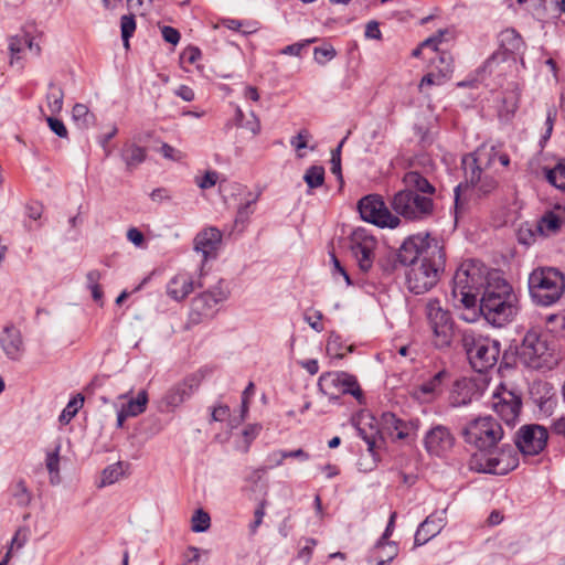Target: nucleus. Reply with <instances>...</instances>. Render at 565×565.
<instances>
[{
    "label": "nucleus",
    "instance_id": "412c9836",
    "mask_svg": "<svg viewBox=\"0 0 565 565\" xmlns=\"http://www.w3.org/2000/svg\"><path fill=\"white\" fill-rule=\"evenodd\" d=\"M195 286L201 287L200 282H195L191 274L181 271L174 275L167 285V294L173 300L181 301L186 298Z\"/></svg>",
    "mask_w": 565,
    "mask_h": 565
},
{
    "label": "nucleus",
    "instance_id": "20e7f679",
    "mask_svg": "<svg viewBox=\"0 0 565 565\" xmlns=\"http://www.w3.org/2000/svg\"><path fill=\"white\" fill-rule=\"evenodd\" d=\"M427 168L419 171L412 164V169L403 177L404 190L398 191L392 199V207L396 214L406 220H423L431 215L434 202L431 196L435 186L427 178Z\"/></svg>",
    "mask_w": 565,
    "mask_h": 565
},
{
    "label": "nucleus",
    "instance_id": "338daca9",
    "mask_svg": "<svg viewBox=\"0 0 565 565\" xmlns=\"http://www.w3.org/2000/svg\"><path fill=\"white\" fill-rule=\"evenodd\" d=\"M230 415V407L226 405H218L212 411V419L215 422H222Z\"/></svg>",
    "mask_w": 565,
    "mask_h": 565
},
{
    "label": "nucleus",
    "instance_id": "f3484780",
    "mask_svg": "<svg viewBox=\"0 0 565 565\" xmlns=\"http://www.w3.org/2000/svg\"><path fill=\"white\" fill-rule=\"evenodd\" d=\"M455 440V436L448 427L436 425L425 434L424 445L430 455L440 457L454 447Z\"/></svg>",
    "mask_w": 565,
    "mask_h": 565
},
{
    "label": "nucleus",
    "instance_id": "0e129e2a",
    "mask_svg": "<svg viewBox=\"0 0 565 565\" xmlns=\"http://www.w3.org/2000/svg\"><path fill=\"white\" fill-rule=\"evenodd\" d=\"M331 262H332V265H333V269H332V274L333 275H341L347 285H351V280H350V276L349 274L345 271L344 267H342V265L340 264L339 259L335 257L334 254H331Z\"/></svg>",
    "mask_w": 565,
    "mask_h": 565
},
{
    "label": "nucleus",
    "instance_id": "5fc2aeb1",
    "mask_svg": "<svg viewBox=\"0 0 565 565\" xmlns=\"http://www.w3.org/2000/svg\"><path fill=\"white\" fill-rule=\"evenodd\" d=\"M14 497L17 498L18 503L21 505H26L30 502L31 495L23 481H19L17 483V491L14 493Z\"/></svg>",
    "mask_w": 565,
    "mask_h": 565
},
{
    "label": "nucleus",
    "instance_id": "0eeeda50",
    "mask_svg": "<svg viewBox=\"0 0 565 565\" xmlns=\"http://www.w3.org/2000/svg\"><path fill=\"white\" fill-rule=\"evenodd\" d=\"M565 289V278L555 268H537L529 276V291L532 300L540 306L555 303Z\"/></svg>",
    "mask_w": 565,
    "mask_h": 565
},
{
    "label": "nucleus",
    "instance_id": "5701e85b",
    "mask_svg": "<svg viewBox=\"0 0 565 565\" xmlns=\"http://www.w3.org/2000/svg\"><path fill=\"white\" fill-rule=\"evenodd\" d=\"M10 64L13 65L22 58V53L28 49L39 55L41 47L26 34H18L9 38Z\"/></svg>",
    "mask_w": 565,
    "mask_h": 565
},
{
    "label": "nucleus",
    "instance_id": "c85d7f7f",
    "mask_svg": "<svg viewBox=\"0 0 565 565\" xmlns=\"http://www.w3.org/2000/svg\"><path fill=\"white\" fill-rule=\"evenodd\" d=\"M323 381H330L333 385H341L343 393H349L355 398L360 399L362 391L356 383L355 379L347 373H338L329 375V377L322 379Z\"/></svg>",
    "mask_w": 565,
    "mask_h": 565
},
{
    "label": "nucleus",
    "instance_id": "052dcab7",
    "mask_svg": "<svg viewBox=\"0 0 565 565\" xmlns=\"http://www.w3.org/2000/svg\"><path fill=\"white\" fill-rule=\"evenodd\" d=\"M241 126L249 130L254 136L258 135L262 129L259 118L254 111L250 113V118H248L244 124H241Z\"/></svg>",
    "mask_w": 565,
    "mask_h": 565
},
{
    "label": "nucleus",
    "instance_id": "9d476101",
    "mask_svg": "<svg viewBox=\"0 0 565 565\" xmlns=\"http://www.w3.org/2000/svg\"><path fill=\"white\" fill-rule=\"evenodd\" d=\"M426 322L433 333V343L438 349L450 345L454 337V320L450 312L445 309L440 300L429 298L424 303Z\"/></svg>",
    "mask_w": 565,
    "mask_h": 565
},
{
    "label": "nucleus",
    "instance_id": "a878e982",
    "mask_svg": "<svg viewBox=\"0 0 565 565\" xmlns=\"http://www.w3.org/2000/svg\"><path fill=\"white\" fill-rule=\"evenodd\" d=\"M146 149L136 143H126L124 145L120 157L126 164V169L128 171H132L140 163L146 160Z\"/></svg>",
    "mask_w": 565,
    "mask_h": 565
},
{
    "label": "nucleus",
    "instance_id": "b1692460",
    "mask_svg": "<svg viewBox=\"0 0 565 565\" xmlns=\"http://www.w3.org/2000/svg\"><path fill=\"white\" fill-rule=\"evenodd\" d=\"M477 395V385L469 379L457 380L450 394V403L455 407L468 405Z\"/></svg>",
    "mask_w": 565,
    "mask_h": 565
},
{
    "label": "nucleus",
    "instance_id": "a211bd4d",
    "mask_svg": "<svg viewBox=\"0 0 565 565\" xmlns=\"http://www.w3.org/2000/svg\"><path fill=\"white\" fill-rule=\"evenodd\" d=\"M0 345L8 359L20 360L24 351L20 330L12 324L6 326L0 335Z\"/></svg>",
    "mask_w": 565,
    "mask_h": 565
},
{
    "label": "nucleus",
    "instance_id": "69168bd1",
    "mask_svg": "<svg viewBox=\"0 0 565 565\" xmlns=\"http://www.w3.org/2000/svg\"><path fill=\"white\" fill-rule=\"evenodd\" d=\"M447 78H443L440 73L438 75H434L431 73L425 75L419 84V89H422L426 85H441Z\"/></svg>",
    "mask_w": 565,
    "mask_h": 565
},
{
    "label": "nucleus",
    "instance_id": "f257e3e1",
    "mask_svg": "<svg viewBox=\"0 0 565 565\" xmlns=\"http://www.w3.org/2000/svg\"><path fill=\"white\" fill-rule=\"evenodd\" d=\"M503 435L501 424L492 416H480L466 425L462 430L465 441L481 451L470 460L471 469L502 476L518 467L519 459L512 446L502 445L497 449Z\"/></svg>",
    "mask_w": 565,
    "mask_h": 565
},
{
    "label": "nucleus",
    "instance_id": "37998d69",
    "mask_svg": "<svg viewBox=\"0 0 565 565\" xmlns=\"http://www.w3.org/2000/svg\"><path fill=\"white\" fill-rule=\"evenodd\" d=\"M258 200V195L248 199L245 203L241 204L236 215V222H246L249 216L254 213V205Z\"/></svg>",
    "mask_w": 565,
    "mask_h": 565
},
{
    "label": "nucleus",
    "instance_id": "72a5a7b5",
    "mask_svg": "<svg viewBox=\"0 0 565 565\" xmlns=\"http://www.w3.org/2000/svg\"><path fill=\"white\" fill-rule=\"evenodd\" d=\"M303 180L309 189H317L324 182V169L321 166L309 167L303 175Z\"/></svg>",
    "mask_w": 565,
    "mask_h": 565
},
{
    "label": "nucleus",
    "instance_id": "1a4fd4ad",
    "mask_svg": "<svg viewBox=\"0 0 565 565\" xmlns=\"http://www.w3.org/2000/svg\"><path fill=\"white\" fill-rule=\"evenodd\" d=\"M462 345L471 366L477 372H484L497 364L500 355V343L497 340L465 331Z\"/></svg>",
    "mask_w": 565,
    "mask_h": 565
},
{
    "label": "nucleus",
    "instance_id": "09e8293b",
    "mask_svg": "<svg viewBox=\"0 0 565 565\" xmlns=\"http://www.w3.org/2000/svg\"><path fill=\"white\" fill-rule=\"evenodd\" d=\"M46 122L50 129L60 138H67L68 131L64 122L55 117H46Z\"/></svg>",
    "mask_w": 565,
    "mask_h": 565
},
{
    "label": "nucleus",
    "instance_id": "de8ad7c7",
    "mask_svg": "<svg viewBox=\"0 0 565 565\" xmlns=\"http://www.w3.org/2000/svg\"><path fill=\"white\" fill-rule=\"evenodd\" d=\"M397 255L398 252H390L385 257L379 260V265L385 273H392L393 270H395L397 263L401 264Z\"/></svg>",
    "mask_w": 565,
    "mask_h": 565
},
{
    "label": "nucleus",
    "instance_id": "7c9ffc66",
    "mask_svg": "<svg viewBox=\"0 0 565 565\" xmlns=\"http://www.w3.org/2000/svg\"><path fill=\"white\" fill-rule=\"evenodd\" d=\"M72 119L82 129H88L95 125L96 117L85 104L77 103L72 109Z\"/></svg>",
    "mask_w": 565,
    "mask_h": 565
},
{
    "label": "nucleus",
    "instance_id": "9b49d317",
    "mask_svg": "<svg viewBox=\"0 0 565 565\" xmlns=\"http://www.w3.org/2000/svg\"><path fill=\"white\" fill-rule=\"evenodd\" d=\"M230 290L220 281L212 289L200 294L194 297L191 302V310L189 313V324L195 326L204 320L212 319L218 308L217 306L228 298Z\"/></svg>",
    "mask_w": 565,
    "mask_h": 565
},
{
    "label": "nucleus",
    "instance_id": "680f3d73",
    "mask_svg": "<svg viewBox=\"0 0 565 565\" xmlns=\"http://www.w3.org/2000/svg\"><path fill=\"white\" fill-rule=\"evenodd\" d=\"M43 213V206L39 202H31L25 206V214L29 218L38 221Z\"/></svg>",
    "mask_w": 565,
    "mask_h": 565
},
{
    "label": "nucleus",
    "instance_id": "423d86ee",
    "mask_svg": "<svg viewBox=\"0 0 565 565\" xmlns=\"http://www.w3.org/2000/svg\"><path fill=\"white\" fill-rule=\"evenodd\" d=\"M492 273L479 260L469 259L461 263L452 279L451 295L454 300L466 308L475 307L480 290H484L488 278Z\"/></svg>",
    "mask_w": 565,
    "mask_h": 565
},
{
    "label": "nucleus",
    "instance_id": "49530a36",
    "mask_svg": "<svg viewBox=\"0 0 565 565\" xmlns=\"http://www.w3.org/2000/svg\"><path fill=\"white\" fill-rule=\"evenodd\" d=\"M334 56L335 50L331 45L315 49V60L319 64H324L326 62L332 60Z\"/></svg>",
    "mask_w": 565,
    "mask_h": 565
},
{
    "label": "nucleus",
    "instance_id": "ea45409f",
    "mask_svg": "<svg viewBox=\"0 0 565 565\" xmlns=\"http://www.w3.org/2000/svg\"><path fill=\"white\" fill-rule=\"evenodd\" d=\"M434 63L443 78H448L452 73V56L449 53L445 51L438 52L437 61Z\"/></svg>",
    "mask_w": 565,
    "mask_h": 565
},
{
    "label": "nucleus",
    "instance_id": "dca6fc26",
    "mask_svg": "<svg viewBox=\"0 0 565 565\" xmlns=\"http://www.w3.org/2000/svg\"><path fill=\"white\" fill-rule=\"evenodd\" d=\"M200 386V376L190 375L182 382L172 386L162 398V405L168 412H172L178 408L184 401L191 397V395Z\"/></svg>",
    "mask_w": 565,
    "mask_h": 565
},
{
    "label": "nucleus",
    "instance_id": "cd10ccee",
    "mask_svg": "<svg viewBox=\"0 0 565 565\" xmlns=\"http://www.w3.org/2000/svg\"><path fill=\"white\" fill-rule=\"evenodd\" d=\"M445 375V371L436 373L429 381L423 383L415 390V396L425 402L430 401L438 393Z\"/></svg>",
    "mask_w": 565,
    "mask_h": 565
},
{
    "label": "nucleus",
    "instance_id": "f704fd0d",
    "mask_svg": "<svg viewBox=\"0 0 565 565\" xmlns=\"http://www.w3.org/2000/svg\"><path fill=\"white\" fill-rule=\"evenodd\" d=\"M547 181L555 188L565 191V160L546 171Z\"/></svg>",
    "mask_w": 565,
    "mask_h": 565
},
{
    "label": "nucleus",
    "instance_id": "a19ab883",
    "mask_svg": "<svg viewBox=\"0 0 565 565\" xmlns=\"http://www.w3.org/2000/svg\"><path fill=\"white\" fill-rule=\"evenodd\" d=\"M121 38L124 46L129 47V39L136 30V21L134 14L122 15L120 20Z\"/></svg>",
    "mask_w": 565,
    "mask_h": 565
},
{
    "label": "nucleus",
    "instance_id": "f03ea898",
    "mask_svg": "<svg viewBox=\"0 0 565 565\" xmlns=\"http://www.w3.org/2000/svg\"><path fill=\"white\" fill-rule=\"evenodd\" d=\"M402 265L409 266L406 285L411 292L422 295L429 291L440 279L445 269V254L439 242L429 234L408 237L398 249Z\"/></svg>",
    "mask_w": 565,
    "mask_h": 565
},
{
    "label": "nucleus",
    "instance_id": "c03bdc74",
    "mask_svg": "<svg viewBox=\"0 0 565 565\" xmlns=\"http://www.w3.org/2000/svg\"><path fill=\"white\" fill-rule=\"evenodd\" d=\"M164 159L171 161H181L184 158V153L174 147L162 142L160 148L157 150Z\"/></svg>",
    "mask_w": 565,
    "mask_h": 565
},
{
    "label": "nucleus",
    "instance_id": "39448f33",
    "mask_svg": "<svg viewBox=\"0 0 565 565\" xmlns=\"http://www.w3.org/2000/svg\"><path fill=\"white\" fill-rule=\"evenodd\" d=\"M480 312L494 327L511 322L519 312V299L512 286L493 271L480 298Z\"/></svg>",
    "mask_w": 565,
    "mask_h": 565
},
{
    "label": "nucleus",
    "instance_id": "c9c22d12",
    "mask_svg": "<svg viewBox=\"0 0 565 565\" xmlns=\"http://www.w3.org/2000/svg\"><path fill=\"white\" fill-rule=\"evenodd\" d=\"M64 93L62 88L50 86V92L46 95V104L51 114H58L63 108Z\"/></svg>",
    "mask_w": 565,
    "mask_h": 565
},
{
    "label": "nucleus",
    "instance_id": "8fccbe9b",
    "mask_svg": "<svg viewBox=\"0 0 565 565\" xmlns=\"http://www.w3.org/2000/svg\"><path fill=\"white\" fill-rule=\"evenodd\" d=\"M315 41H316V39H309V40H305L302 42H298V43H294V44L287 45L286 47H284L281 50V54L299 56L301 51L306 46H308L310 43H313Z\"/></svg>",
    "mask_w": 565,
    "mask_h": 565
},
{
    "label": "nucleus",
    "instance_id": "aec40b11",
    "mask_svg": "<svg viewBox=\"0 0 565 565\" xmlns=\"http://www.w3.org/2000/svg\"><path fill=\"white\" fill-rule=\"evenodd\" d=\"M222 241V233L216 227H207L201 231L194 238V249L202 253L207 260L215 255Z\"/></svg>",
    "mask_w": 565,
    "mask_h": 565
},
{
    "label": "nucleus",
    "instance_id": "4d7b16f0",
    "mask_svg": "<svg viewBox=\"0 0 565 565\" xmlns=\"http://www.w3.org/2000/svg\"><path fill=\"white\" fill-rule=\"evenodd\" d=\"M218 180V173L215 171H207L199 181L198 185L201 189H210L216 184Z\"/></svg>",
    "mask_w": 565,
    "mask_h": 565
},
{
    "label": "nucleus",
    "instance_id": "6e6d98bb",
    "mask_svg": "<svg viewBox=\"0 0 565 565\" xmlns=\"http://www.w3.org/2000/svg\"><path fill=\"white\" fill-rule=\"evenodd\" d=\"M305 542L306 545L299 551L298 557L303 559L305 563H308L311 558L312 551L317 545V541L315 539L308 537L305 540Z\"/></svg>",
    "mask_w": 565,
    "mask_h": 565
},
{
    "label": "nucleus",
    "instance_id": "e433bc0d",
    "mask_svg": "<svg viewBox=\"0 0 565 565\" xmlns=\"http://www.w3.org/2000/svg\"><path fill=\"white\" fill-rule=\"evenodd\" d=\"M211 518L207 512L199 509L191 518V530L195 533H202L210 529Z\"/></svg>",
    "mask_w": 565,
    "mask_h": 565
},
{
    "label": "nucleus",
    "instance_id": "6e6552de",
    "mask_svg": "<svg viewBox=\"0 0 565 565\" xmlns=\"http://www.w3.org/2000/svg\"><path fill=\"white\" fill-rule=\"evenodd\" d=\"M520 360L531 369H551L556 363L551 335L536 329L529 330L520 348Z\"/></svg>",
    "mask_w": 565,
    "mask_h": 565
},
{
    "label": "nucleus",
    "instance_id": "bb28decb",
    "mask_svg": "<svg viewBox=\"0 0 565 565\" xmlns=\"http://www.w3.org/2000/svg\"><path fill=\"white\" fill-rule=\"evenodd\" d=\"M398 554V546L395 542L379 541L374 547L373 556L375 565H386L391 563Z\"/></svg>",
    "mask_w": 565,
    "mask_h": 565
},
{
    "label": "nucleus",
    "instance_id": "4c0bfd02",
    "mask_svg": "<svg viewBox=\"0 0 565 565\" xmlns=\"http://www.w3.org/2000/svg\"><path fill=\"white\" fill-rule=\"evenodd\" d=\"M122 472L120 462L108 466L102 472V479L98 487L102 488L115 483L122 476Z\"/></svg>",
    "mask_w": 565,
    "mask_h": 565
},
{
    "label": "nucleus",
    "instance_id": "4be33fe9",
    "mask_svg": "<svg viewBox=\"0 0 565 565\" xmlns=\"http://www.w3.org/2000/svg\"><path fill=\"white\" fill-rule=\"evenodd\" d=\"M494 411L508 425H514L521 409V401L512 393H508L494 403Z\"/></svg>",
    "mask_w": 565,
    "mask_h": 565
},
{
    "label": "nucleus",
    "instance_id": "473e14b6",
    "mask_svg": "<svg viewBox=\"0 0 565 565\" xmlns=\"http://www.w3.org/2000/svg\"><path fill=\"white\" fill-rule=\"evenodd\" d=\"M60 451L61 445H56L54 450L49 451L45 458V466L50 473V482L52 484H58L61 482L60 476Z\"/></svg>",
    "mask_w": 565,
    "mask_h": 565
},
{
    "label": "nucleus",
    "instance_id": "7ed1b4c3",
    "mask_svg": "<svg viewBox=\"0 0 565 565\" xmlns=\"http://www.w3.org/2000/svg\"><path fill=\"white\" fill-rule=\"evenodd\" d=\"M497 156L495 147L483 145L462 158L465 182L455 189L457 210L462 209V195L468 194L473 199H482L491 195L498 189Z\"/></svg>",
    "mask_w": 565,
    "mask_h": 565
},
{
    "label": "nucleus",
    "instance_id": "864d4df0",
    "mask_svg": "<svg viewBox=\"0 0 565 565\" xmlns=\"http://www.w3.org/2000/svg\"><path fill=\"white\" fill-rule=\"evenodd\" d=\"M26 541H28V530L20 527L17 530L14 536L12 537L9 548H12V550L14 547H17L18 550L22 548L24 546V544L26 543Z\"/></svg>",
    "mask_w": 565,
    "mask_h": 565
},
{
    "label": "nucleus",
    "instance_id": "c756f323",
    "mask_svg": "<svg viewBox=\"0 0 565 565\" xmlns=\"http://www.w3.org/2000/svg\"><path fill=\"white\" fill-rule=\"evenodd\" d=\"M561 226L562 218L554 212L550 211L546 212L537 222L536 231L544 236H550L556 234Z\"/></svg>",
    "mask_w": 565,
    "mask_h": 565
},
{
    "label": "nucleus",
    "instance_id": "603ef678",
    "mask_svg": "<svg viewBox=\"0 0 565 565\" xmlns=\"http://www.w3.org/2000/svg\"><path fill=\"white\" fill-rule=\"evenodd\" d=\"M264 516H265V503L262 502L254 512V521L249 524V532L252 535H254L257 532V529L262 524Z\"/></svg>",
    "mask_w": 565,
    "mask_h": 565
},
{
    "label": "nucleus",
    "instance_id": "774afa93",
    "mask_svg": "<svg viewBox=\"0 0 565 565\" xmlns=\"http://www.w3.org/2000/svg\"><path fill=\"white\" fill-rule=\"evenodd\" d=\"M365 36H366L367 39H380V38H381V31H380V28H379L377 22H375V21H370V22L366 24V28H365Z\"/></svg>",
    "mask_w": 565,
    "mask_h": 565
},
{
    "label": "nucleus",
    "instance_id": "79ce46f5",
    "mask_svg": "<svg viewBox=\"0 0 565 565\" xmlns=\"http://www.w3.org/2000/svg\"><path fill=\"white\" fill-rule=\"evenodd\" d=\"M557 110L555 106H550L546 111V119L544 122L545 131L541 136V145L543 146L551 138L553 127L556 120Z\"/></svg>",
    "mask_w": 565,
    "mask_h": 565
},
{
    "label": "nucleus",
    "instance_id": "6ab92c4d",
    "mask_svg": "<svg viewBox=\"0 0 565 565\" xmlns=\"http://www.w3.org/2000/svg\"><path fill=\"white\" fill-rule=\"evenodd\" d=\"M445 511L441 513H433L428 515L418 526L415 537L414 544L415 546H420L426 544L433 537L440 533L443 527L445 526Z\"/></svg>",
    "mask_w": 565,
    "mask_h": 565
},
{
    "label": "nucleus",
    "instance_id": "4468645a",
    "mask_svg": "<svg viewBox=\"0 0 565 565\" xmlns=\"http://www.w3.org/2000/svg\"><path fill=\"white\" fill-rule=\"evenodd\" d=\"M548 433L537 424L522 426L515 434L514 443L520 452L527 456L540 454L546 446Z\"/></svg>",
    "mask_w": 565,
    "mask_h": 565
},
{
    "label": "nucleus",
    "instance_id": "a18cd8bd",
    "mask_svg": "<svg viewBox=\"0 0 565 565\" xmlns=\"http://www.w3.org/2000/svg\"><path fill=\"white\" fill-rule=\"evenodd\" d=\"M322 313L318 310H309L305 313V321L317 332H321L323 330V326L321 323Z\"/></svg>",
    "mask_w": 565,
    "mask_h": 565
},
{
    "label": "nucleus",
    "instance_id": "f8f14e48",
    "mask_svg": "<svg viewBox=\"0 0 565 565\" xmlns=\"http://www.w3.org/2000/svg\"><path fill=\"white\" fill-rule=\"evenodd\" d=\"M361 217L380 227L395 228L401 221L386 207L384 201L379 195H366L359 201L358 204Z\"/></svg>",
    "mask_w": 565,
    "mask_h": 565
},
{
    "label": "nucleus",
    "instance_id": "2eb2a0df",
    "mask_svg": "<svg viewBox=\"0 0 565 565\" xmlns=\"http://www.w3.org/2000/svg\"><path fill=\"white\" fill-rule=\"evenodd\" d=\"M131 392L121 394L117 397L118 401H126V403L118 406L117 402H113L114 407L117 409V427L121 428L128 417H136L142 414L148 404V393L142 390L136 397H132Z\"/></svg>",
    "mask_w": 565,
    "mask_h": 565
},
{
    "label": "nucleus",
    "instance_id": "bf43d9fd",
    "mask_svg": "<svg viewBox=\"0 0 565 565\" xmlns=\"http://www.w3.org/2000/svg\"><path fill=\"white\" fill-rule=\"evenodd\" d=\"M161 34H162V38L164 39V41L172 45H177L180 41L179 31L172 26H167V25L163 26L161 29Z\"/></svg>",
    "mask_w": 565,
    "mask_h": 565
},
{
    "label": "nucleus",
    "instance_id": "ddd939ff",
    "mask_svg": "<svg viewBox=\"0 0 565 565\" xmlns=\"http://www.w3.org/2000/svg\"><path fill=\"white\" fill-rule=\"evenodd\" d=\"M350 249L361 271L367 273L374 264L376 238L365 228L358 227L350 235Z\"/></svg>",
    "mask_w": 565,
    "mask_h": 565
},
{
    "label": "nucleus",
    "instance_id": "3c124183",
    "mask_svg": "<svg viewBox=\"0 0 565 565\" xmlns=\"http://www.w3.org/2000/svg\"><path fill=\"white\" fill-rule=\"evenodd\" d=\"M286 459L285 450H275L267 455L266 462L268 469H274L284 463Z\"/></svg>",
    "mask_w": 565,
    "mask_h": 565
},
{
    "label": "nucleus",
    "instance_id": "13d9d810",
    "mask_svg": "<svg viewBox=\"0 0 565 565\" xmlns=\"http://www.w3.org/2000/svg\"><path fill=\"white\" fill-rule=\"evenodd\" d=\"M309 137H310V135L307 130H301L298 132L297 136H295L290 139V145L297 151L305 149V148H307V142H308Z\"/></svg>",
    "mask_w": 565,
    "mask_h": 565
},
{
    "label": "nucleus",
    "instance_id": "2f4dec72",
    "mask_svg": "<svg viewBox=\"0 0 565 565\" xmlns=\"http://www.w3.org/2000/svg\"><path fill=\"white\" fill-rule=\"evenodd\" d=\"M519 107V93L516 90L507 92L502 97V104L499 107V116L502 120H510Z\"/></svg>",
    "mask_w": 565,
    "mask_h": 565
},
{
    "label": "nucleus",
    "instance_id": "393cba45",
    "mask_svg": "<svg viewBox=\"0 0 565 565\" xmlns=\"http://www.w3.org/2000/svg\"><path fill=\"white\" fill-rule=\"evenodd\" d=\"M384 428L390 435L395 436L398 439H405L411 435L413 425L397 418L392 413H385L382 416Z\"/></svg>",
    "mask_w": 565,
    "mask_h": 565
},
{
    "label": "nucleus",
    "instance_id": "58836bf2",
    "mask_svg": "<svg viewBox=\"0 0 565 565\" xmlns=\"http://www.w3.org/2000/svg\"><path fill=\"white\" fill-rule=\"evenodd\" d=\"M83 397H74L72 398L66 407L62 411L60 417H58V420L61 424L63 425H66L68 424L73 417L77 414L78 409L82 407L83 405Z\"/></svg>",
    "mask_w": 565,
    "mask_h": 565
},
{
    "label": "nucleus",
    "instance_id": "e2e57ef3",
    "mask_svg": "<svg viewBox=\"0 0 565 565\" xmlns=\"http://www.w3.org/2000/svg\"><path fill=\"white\" fill-rule=\"evenodd\" d=\"M127 239L137 247L142 246L145 243L143 234L136 227H130L127 231Z\"/></svg>",
    "mask_w": 565,
    "mask_h": 565
}]
</instances>
